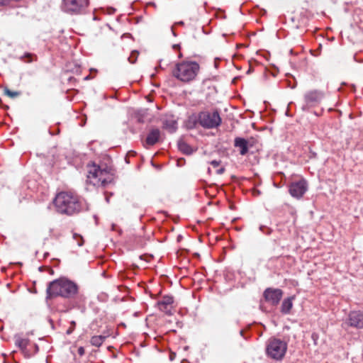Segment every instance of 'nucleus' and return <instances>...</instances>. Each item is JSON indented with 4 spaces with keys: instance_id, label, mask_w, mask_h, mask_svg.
<instances>
[{
    "instance_id": "nucleus-15",
    "label": "nucleus",
    "mask_w": 363,
    "mask_h": 363,
    "mask_svg": "<svg viewBox=\"0 0 363 363\" xmlns=\"http://www.w3.org/2000/svg\"><path fill=\"white\" fill-rule=\"evenodd\" d=\"M15 344L16 346H18L24 354L28 353V351L27 350V346L30 343V340L28 338H23L21 337L20 335H16L15 336Z\"/></svg>"
},
{
    "instance_id": "nucleus-11",
    "label": "nucleus",
    "mask_w": 363,
    "mask_h": 363,
    "mask_svg": "<svg viewBox=\"0 0 363 363\" xmlns=\"http://www.w3.org/2000/svg\"><path fill=\"white\" fill-rule=\"evenodd\" d=\"M174 298L171 296H164L157 302L159 309L167 315L172 314Z\"/></svg>"
},
{
    "instance_id": "nucleus-10",
    "label": "nucleus",
    "mask_w": 363,
    "mask_h": 363,
    "mask_svg": "<svg viewBox=\"0 0 363 363\" xmlns=\"http://www.w3.org/2000/svg\"><path fill=\"white\" fill-rule=\"evenodd\" d=\"M263 296L267 302L272 306H277L283 296V291L279 289L267 288L264 290Z\"/></svg>"
},
{
    "instance_id": "nucleus-18",
    "label": "nucleus",
    "mask_w": 363,
    "mask_h": 363,
    "mask_svg": "<svg viewBox=\"0 0 363 363\" xmlns=\"http://www.w3.org/2000/svg\"><path fill=\"white\" fill-rule=\"evenodd\" d=\"M163 127L169 130V132L173 133L177 128V122L174 120L165 121L163 123Z\"/></svg>"
},
{
    "instance_id": "nucleus-28",
    "label": "nucleus",
    "mask_w": 363,
    "mask_h": 363,
    "mask_svg": "<svg viewBox=\"0 0 363 363\" xmlns=\"http://www.w3.org/2000/svg\"><path fill=\"white\" fill-rule=\"evenodd\" d=\"M34 348H35V353H37L38 352V346L36 344H34Z\"/></svg>"
},
{
    "instance_id": "nucleus-19",
    "label": "nucleus",
    "mask_w": 363,
    "mask_h": 363,
    "mask_svg": "<svg viewBox=\"0 0 363 363\" xmlns=\"http://www.w3.org/2000/svg\"><path fill=\"white\" fill-rule=\"evenodd\" d=\"M178 146L179 149L185 154L189 155L192 152L191 147L185 142H179Z\"/></svg>"
},
{
    "instance_id": "nucleus-3",
    "label": "nucleus",
    "mask_w": 363,
    "mask_h": 363,
    "mask_svg": "<svg viewBox=\"0 0 363 363\" xmlns=\"http://www.w3.org/2000/svg\"><path fill=\"white\" fill-rule=\"evenodd\" d=\"M200 69L199 65L194 61H183L177 63L172 70V75L183 82H189L195 79Z\"/></svg>"
},
{
    "instance_id": "nucleus-22",
    "label": "nucleus",
    "mask_w": 363,
    "mask_h": 363,
    "mask_svg": "<svg viewBox=\"0 0 363 363\" xmlns=\"http://www.w3.org/2000/svg\"><path fill=\"white\" fill-rule=\"evenodd\" d=\"M4 94L11 98L16 97L20 94L19 92L11 91L8 88L4 89Z\"/></svg>"
},
{
    "instance_id": "nucleus-4",
    "label": "nucleus",
    "mask_w": 363,
    "mask_h": 363,
    "mask_svg": "<svg viewBox=\"0 0 363 363\" xmlns=\"http://www.w3.org/2000/svg\"><path fill=\"white\" fill-rule=\"evenodd\" d=\"M88 168L86 182L94 186H106L113 180V174L107 168L102 169L95 164Z\"/></svg>"
},
{
    "instance_id": "nucleus-17",
    "label": "nucleus",
    "mask_w": 363,
    "mask_h": 363,
    "mask_svg": "<svg viewBox=\"0 0 363 363\" xmlns=\"http://www.w3.org/2000/svg\"><path fill=\"white\" fill-rule=\"evenodd\" d=\"M105 340L106 336L95 335L91 338L90 343L91 344V345L99 347L103 344Z\"/></svg>"
},
{
    "instance_id": "nucleus-9",
    "label": "nucleus",
    "mask_w": 363,
    "mask_h": 363,
    "mask_svg": "<svg viewBox=\"0 0 363 363\" xmlns=\"http://www.w3.org/2000/svg\"><path fill=\"white\" fill-rule=\"evenodd\" d=\"M308 189V184L305 179L293 182L289 186L290 194L296 199L301 198Z\"/></svg>"
},
{
    "instance_id": "nucleus-23",
    "label": "nucleus",
    "mask_w": 363,
    "mask_h": 363,
    "mask_svg": "<svg viewBox=\"0 0 363 363\" xmlns=\"http://www.w3.org/2000/svg\"><path fill=\"white\" fill-rule=\"evenodd\" d=\"M75 327H76V323H75V321H74V320L71 321V323H70V326H69V328L67 330L66 333H67V335H70V334H72V332L74 330Z\"/></svg>"
},
{
    "instance_id": "nucleus-27",
    "label": "nucleus",
    "mask_w": 363,
    "mask_h": 363,
    "mask_svg": "<svg viewBox=\"0 0 363 363\" xmlns=\"http://www.w3.org/2000/svg\"><path fill=\"white\" fill-rule=\"evenodd\" d=\"M224 172H225V168L224 167H221V168H220V169L216 170V173L218 174H222Z\"/></svg>"
},
{
    "instance_id": "nucleus-13",
    "label": "nucleus",
    "mask_w": 363,
    "mask_h": 363,
    "mask_svg": "<svg viewBox=\"0 0 363 363\" xmlns=\"http://www.w3.org/2000/svg\"><path fill=\"white\" fill-rule=\"evenodd\" d=\"M234 146L239 149V152L241 155H245L248 152L249 147L250 145L246 139L237 137L234 140Z\"/></svg>"
},
{
    "instance_id": "nucleus-24",
    "label": "nucleus",
    "mask_w": 363,
    "mask_h": 363,
    "mask_svg": "<svg viewBox=\"0 0 363 363\" xmlns=\"http://www.w3.org/2000/svg\"><path fill=\"white\" fill-rule=\"evenodd\" d=\"M74 238L77 240L79 246H82L83 245V239L81 235L74 234Z\"/></svg>"
},
{
    "instance_id": "nucleus-26",
    "label": "nucleus",
    "mask_w": 363,
    "mask_h": 363,
    "mask_svg": "<svg viewBox=\"0 0 363 363\" xmlns=\"http://www.w3.org/2000/svg\"><path fill=\"white\" fill-rule=\"evenodd\" d=\"M220 161H217V160H212L210 164L213 166L214 167H217L218 166L220 165Z\"/></svg>"
},
{
    "instance_id": "nucleus-16",
    "label": "nucleus",
    "mask_w": 363,
    "mask_h": 363,
    "mask_svg": "<svg viewBox=\"0 0 363 363\" xmlns=\"http://www.w3.org/2000/svg\"><path fill=\"white\" fill-rule=\"evenodd\" d=\"M294 296H291L283 301L281 307V312L282 313L288 314L290 313V311L293 306V301L294 300Z\"/></svg>"
},
{
    "instance_id": "nucleus-7",
    "label": "nucleus",
    "mask_w": 363,
    "mask_h": 363,
    "mask_svg": "<svg viewBox=\"0 0 363 363\" xmlns=\"http://www.w3.org/2000/svg\"><path fill=\"white\" fill-rule=\"evenodd\" d=\"M287 344L279 339L273 338L268 341L267 345V354L271 358L279 360L281 359L286 352Z\"/></svg>"
},
{
    "instance_id": "nucleus-25",
    "label": "nucleus",
    "mask_w": 363,
    "mask_h": 363,
    "mask_svg": "<svg viewBox=\"0 0 363 363\" xmlns=\"http://www.w3.org/2000/svg\"><path fill=\"white\" fill-rule=\"evenodd\" d=\"M78 354H79V356H83L84 354H85V350L83 347H79L78 348Z\"/></svg>"
},
{
    "instance_id": "nucleus-21",
    "label": "nucleus",
    "mask_w": 363,
    "mask_h": 363,
    "mask_svg": "<svg viewBox=\"0 0 363 363\" xmlns=\"http://www.w3.org/2000/svg\"><path fill=\"white\" fill-rule=\"evenodd\" d=\"M138 54H139V53H138V51H136V50H133V51L131 52V54H130V57L128 58V60L129 62H130V63H131V64H134V63L136 62V60H137V58H138Z\"/></svg>"
},
{
    "instance_id": "nucleus-14",
    "label": "nucleus",
    "mask_w": 363,
    "mask_h": 363,
    "mask_svg": "<svg viewBox=\"0 0 363 363\" xmlns=\"http://www.w3.org/2000/svg\"><path fill=\"white\" fill-rule=\"evenodd\" d=\"M160 138V131L157 128L152 129L146 138V144L148 145H154L157 143Z\"/></svg>"
},
{
    "instance_id": "nucleus-1",
    "label": "nucleus",
    "mask_w": 363,
    "mask_h": 363,
    "mask_svg": "<svg viewBox=\"0 0 363 363\" xmlns=\"http://www.w3.org/2000/svg\"><path fill=\"white\" fill-rule=\"evenodd\" d=\"M54 204L58 213L68 216L78 213L83 209L82 201L72 192L62 191L57 194Z\"/></svg>"
},
{
    "instance_id": "nucleus-8",
    "label": "nucleus",
    "mask_w": 363,
    "mask_h": 363,
    "mask_svg": "<svg viewBox=\"0 0 363 363\" xmlns=\"http://www.w3.org/2000/svg\"><path fill=\"white\" fill-rule=\"evenodd\" d=\"M344 323L357 329L363 328V312L360 311H350Z\"/></svg>"
},
{
    "instance_id": "nucleus-6",
    "label": "nucleus",
    "mask_w": 363,
    "mask_h": 363,
    "mask_svg": "<svg viewBox=\"0 0 363 363\" xmlns=\"http://www.w3.org/2000/svg\"><path fill=\"white\" fill-rule=\"evenodd\" d=\"M222 120L218 110L200 111L194 121V125L199 124L206 129L216 128L221 124Z\"/></svg>"
},
{
    "instance_id": "nucleus-12",
    "label": "nucleus",
    "mask_w": 363,
    "mask_h": 363,
    "mask_svg": "<svg viewBox=\"0 0 363 363\" xmlns=\"http://www.w3.org/2000/svg\"><path fill=\"white\" fill-rule=\"evenodd\" d=\"M323 98V93L317 90L308 91L304 96L305 101L308 106H313L319 103Z\"/></svg>"
},
{
    "instance_id": "nucleus-20",
    "label": "nucleus",
    "mask_w": 363,
    "mask_h": 363,
    "mask_svg": "<svg viewBox=\"0 0 363 363\" xmlns=\"http://www.w3.org/2000/svg\"><path fill=\"white\" fill-rule=\"evenodd\" d=\"M21 60L26 63H30L37 60V57L34 54L26 52L21 57Z\"/></svg>"
},
{
    "instance_id": "nucleus-30",
    "label": "nucleus",
    "mask_w": 363,
    "mask_h": 363,
    "mask_svg": "<svg viewBox=\"0 0 363 363\" xmlns=\"http://www.w3.org/2000/svg\"><path fill=\"white\" fill-rule=\"evenodd\" d=\"M1 102V99H0V103Z\"/></svg>"
},
{
    "instance_id": "nucleus-29",
    "label": "nucleus",
    "mask_w": 363,
    "mask_h": 363,
    "mask_svg": "<svg viewBox=\"0 0 363 363\" xmlns=\"http://www.w3.org/2000/svg\"><path fill=\"white\" fill-rule=\"evenodd\" d=\"M211 168H208V172L209 174H211Z\"/></svg>"
},
{
    "instance_id": "nucleus-5",
    "label": "nucleus",
    "mask_w": 363,
    "mask_h": 363,
    "mask_svg": "<svg viewBox=\"0 0 363 363\" xmlns=\"http://www.w3.org/2000/svg\"><path fill=\"white\" fill-rule=\"evenodd\" d=\"M90 0H62L60 9L69 16H83L88 13Z\"/></svg>"
},
{
    "instance_id": "nucleus-2",
    "label": "nucleus",
    "mask_w": 363,
    "mask_h": 363,
    "mask_svg": "<svg viewBox=\"0 0 363 363\" xmlns=\"http://www.w3.org/2000/svg\"><path fill=\"white\" fill-rule=\"evenodd\" d=\"M78 292V286L74 282L60 278L50 281L46 289V298L61 296L66 298H73Z\"/></svg>"
}]
</instances>
